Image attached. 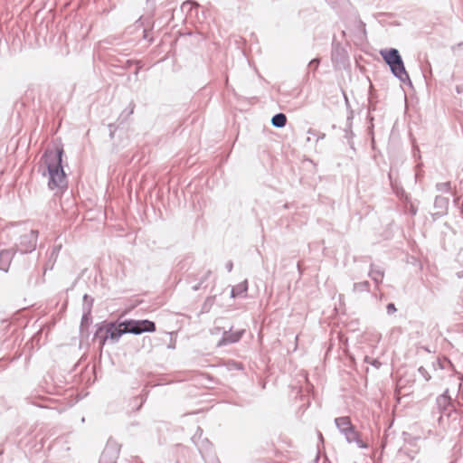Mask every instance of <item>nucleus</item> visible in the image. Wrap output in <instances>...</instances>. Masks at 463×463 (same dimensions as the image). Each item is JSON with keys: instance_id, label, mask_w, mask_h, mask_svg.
Here are the masks:
<instances>
[{"instance_id": "f257e3e1", "label": "nucleus", "mask_w": 463, "mask_h": 463, "mask_svg": "<svg viewBox=\"0 0 463 463\" xmlns=\"http://www.w3.org/2000/svg\"><path fill=\"white\" fill-rule=\"evenodd\" d=\"M63 149L46 150L41 158L39 172L43 176L48 175V186L51 190L66 186V175L61 165Z\"/></svg>"}, {"instance_id": "f03ea898", "label": "nucleus", "mask_w": 463, "mask_h": 463, "mask_svg": "<svg viewBox=\"0 0 463 463\" xmlns=\"http://www.w3.org/2000/svg\"><path fill=\"white\" fill-rule=\"evenodd\" d=\"M335 423L339 431L345 436L348 443L354 442L359 448L362 449L367 447V445L359 438V434L352 425L349 417L335 418Z\"/></svg>"}, {"instance_id": "7ed1b4c3", "label": "nucleus", "mask_w": 463, "mask_h": 463, "mask_svg": "<svg viewBox=\"0 0 463 463\" xmlns=\"http://www.w3.org/2000/svg\"><path fill=\"white\" fill-rule=\"evenodd\" d=\"M126 333L140 335L145 332L156 331V324L149 320H128L121 323Z\"/></svg>"}, {"instance_id": "20e7f679", "label": "nucleus", "mask_w": 463, "mask_h": 463, "mask_svg": "<svg viewBox=\"0 0 463 463\" xmlns=\"http://www.w3.org/2000/svg\"><path fill=\"white\" fill-rule=\"evenodd\" d=\"M38 232L30 230L20 237V241L15 245L16 250L22 254L32 252L36 248Z\"/></svg>"}, {"instance_id": "39448f33", "label": "nucleus", "mask_w": 463, "mask_h": 463, "mask_svg": "<svg viewBox=\"0 0 463 463\" xmlns=\"http://www.w3.org/2000/svg\"><path fill=\"white\" fill-rule=\"evenodd\" d=\"M120 451V445L109 439L103 449L99 463H116Z\"/></svg>"}, {"instance_id": "423d86ee", "label": "nucleus", "mask_w": 463, "mask_h": 463, "mask_svg": "<svg viewBox=\"0 0 463 463\" xmlns=\"http://www.w3.org/2000/svg\"><path fill=\"white\" fill-rule=\"evenodd\" d=\"M123 334H126V331L121 324L118 326H116L115 324L109 323L106 326L105 335L101 336L100 345H104L108 338L117 342Z\"/></svg>"}, {"instance_id": "0eeeda50", "label": "nucleus", "mask_w": 463, "mask_h": 463, "mask_svg": "<svg viewBox=\"0 0 463 463\" xmlns=\"http://www.w3.org/2000/svg\"><path fill=\"white\" fill-rule=\"evenodd\" d=\"M392 74L401 81L410 80L409 74L407 73L402 57L396 60L395 62L389 65Z\"/></svg>"}, {"instance_id": "6e6552de", "label": "nucleus", "mask_w": 463, "mask_h": 463, "mask_svg": "<svg viewBox=\"0 0 463 463\" xmlns=\"http://www.w3.org/2000/svg\"><path fill=\"white\" fill-rule=\"evenodd\" d=\"M243 334H244L243 329L236 331V332H224L222 339L218 343V345L222 346V345H227L230 344L236 343L241 338Z\"/></svg>"}, {"instance_id": "1a4fd4ad", "label": "nucleus", "mask_w": 463, "mask_h": 463, "mask_svg": "<svg viewBox=\"0 0 463 463\" xmlns=\"http://www.w3.org/2000/svg\"><path fill=\"white\" fill-rule=\"evenodd\" d=\"M380 53L388 65L395 62L396 60L401 58L398 50L394 48L389 50H383L381 51Z\"/></svg>"}, {"instance_id": "9d476101", "label": "nucleus", "mask_w": 463, "mask_h": 463, "mask_svg": "<svg viewBox=\"0 0 463 463\" xmlns=\"http://www.w3.org/2000/svg\"><path fill=\"white\" fill-rule=\"evenodd\" d=\"M449 390L447 389L441 395L437 398V405L441 411L449 410L451 404V398L449 396Z\"/></svg>"}, {"instance_id": "9b49d317", "label": "nucleus", "mask_w": 463, "mask_h": 463, "mask_svg": "<svg viewBox=\"0 0 463 463\" xmlns=\"http://www.w3.org/2000/svg\"><path fill=\"white\" fill-rule=\"evenodd\" d=\"M13 256L14 252L12 250H3L0 251V269L7 271Z\"/></svg>"}, {"instance_id": "f8f14e48", "label": "nucleus", "mask_w": 463, "mask_h": 463, "mask_svg": "<svg viewBox=\"0 0 463 463\" xmlns=\"http://www.w3.org/2000/svg\"><path fill=\"white\" fill-rule=\"evenodd\" d=\"M248 290V281L244 280L241 283L232 287L231 296L232 298L241 297L246 294Z\"/></svg>"}, {"instance_id": "ddd939ff", "label": "nucleus", "mask_w": 463, "mask_h": 463, "mask_svg": "<svg viewBox=\"0 0 463 463\" xmlns=\"http://www.w3.org/2000/svg\"><path fill=\"white\" fill-rule=\"evenodd\" d=\"M449 205V199L442 196H436L434 201L435 208L439 209L437 214H442L446 212Z\"/></svg>"}, {"instance_id": "4468645a", "label": "nucleus", "mask_w": 463, "mask_h": 463, "mask_svg": "<svg viewBox=\"0 0 463 463\" xmlns=\"http://www.w3.org/2000/svg\"><path fill=\"white\" fill-rule=\"evenodd\" d=\"M287 123V117L283 113H278L271 118V124L276 128H283Z\"/></svg>"}, {"instance_id": "2eb2a0df", "label": "nucleus", "mask_w": 463, "mask_h": 463, "mask_svg": "<svg viewBox=\"0 0 463 463\" xmlns=\"http://www.w3.org/2000/svg\"><path fill=\"white\" fill-rule=\"evenodd\" d=\"M369 276L371 277V279L376 283H380L382 282L383 279V271L378 268H375L373 267V265L371 266V269H370V272H369Z\"/></svg>"}, {"instance_id": "dca6fc26", "label": "nucleus", "mask_w": 463, "mask_h": 463, "mask_svg": "<svg viewBox=\"0 0 463 463\" xmlns=\"http://www.w3.org/2000/svg\"><path fill=\"white\" fill-rule=\"evenodd\" d=\"M369 282L368 281H363L358 283H354L353 285V291L354 292H364L369 290Z\"/></svg>"}, {"instance_id": "f3484780", "label": "nucleus", "mask_w": 463, "mask_h": 463, "mask_svg": "<svg viewBox=\"0 0 463 463\" xmlns=\"http://www.w3.org/2000/svg\"><path fill=\"white\" fill-rule=\"evenodd\" d=\"M198 4L194 1H185L182 4L181 9L184 12H190L194 7H197Z\"/></svg>"}, {"instance_id": "a211bd4d", "label": "nucleus", "mask_w": 463, "mask_h": 463, "mask_svg": "<svg viewBox=\"0 0 463 463\" xmlns=\"http://www.w3.org/2000/svg\"><path fill=\"white\" fill-rule=\"evenodd\" d=\"M436 188L439 192L448 193L451 189L450 182L439 183L436 185Z\"/></svg>"}, {"instance_id": "6ab92c4d", "label": "nucleus", "mask_w": 463, "mask_h": 463, "mask_svg": "<svg viewBox=\"0 0 463 463\" xmlns=\"http://www.w3.org/2000/svg\"><path fill=\"white\" fill-rule=\"evenodd\" d=\"M418 373L424 378L426 382H429L431 379L430 374L423 366L419 367Z\"/></svg>"}, {"instance_id": "aec40b11", "label": "nucleus", "mask_w": 463, "mask_h": 463, "mask_svg": "<svg viewBox=\"0 0 463 463\" xmlns=\"http://www.w3.org/2000/svg\"><path fill=\"white\" fill-rule=\"evenodd\" d=\"M386 309H387V313L389 315H392L393 314L394 312H396V307H395V305L393 303H389L386 307Z\"/></svg>"}, {"instance_id": "412c9836", "label": "nucleus", "mask_w": 463, "mask_h": 463, "mask_svg": "<svg viewBox=\"0 0 463 463\" xmlns=\"http://www.w3.org/2000/svg\"><path fill=\"white\" fill-rule=\"evenodd\" d=\"M318 64H319V59H313L312 61H309L308 67L316 70L317 68Z\"/></svg>"}, {"instance_id": "4be33fe9", "label": "nucleus", "mask_w": 463, "mask_h": 463, "mask_svg": "<svg viewBox=\"0 0 463 463\" xmlns=\"http://www.w3.org/2000/svg\"><path fill=\"white\" fill-rule=\"evenodd\" d=\"M232 268H233V264L232 261H228L226 263V269L228 272H231L232 270Z\"/></svg>"}, {"instance_id": "5701e85b", "label": "nucleus", "mask_w": 463, "mask_h": 463, "mask_svg": "<svg viewBox=\"0 0 463 463\" xmlns=\"http://www.w3.org/2000/svg\"><path fill=\"white\" fill-rule=\"evenodd\" d=\"M104 328L102 326L99 327L98 330L95 333V338L99 337V334L103 332Z\"/></svg>"}, {"instance_id": "b1692460", "label": "nucleus", "mask_w": 463, "mask_h": 463, "mask_svg": "<svg viewBox=\"0 0 463 463\" xmlns=\"http://www.w3.org/2000/svg\"><path fill=\"white\" fill-rule=\"evenodd\" d=\"M83 299H84V302L90 301V304L92 303V298H90L87 294L84 295Z\"/></svg>"}, {"instance_id": "393cba45", "label": "nucleus", "mask_w": 463, "mask_h": 463, "mask_svg": "<svg viewBox=\"0 0 463 463\" xmlns=\"http://www.w3.org/2000/svg\"><path fill=\"white\" fill-rule=\"evenodd\" d=\"M59 249H60V247H59V248H57V249H56V248H54V249L52 250V255L56 254V252L59 250Z\"/></svg>"}, {"instance_id": "a878e982", "label": "nucleus", "mask_w": 463, "mask_h": 463, "mask_svg": "<svg viewBox=\"0 0 463 463\" xmlns=\"http://www.w3.org/2000/svg\"><path fill=\"white\" fill-rule=\"evenodd\" d=\"M87 320H88V317H87V315L85 314V315H83V317H82V323H83L84 321H87Z\"/></svg>"}, {"instance_id": "bb28decb", "label": "nucleus", "mask_w": 463, "mask_h": 463, "mask_svg": "<svg viewBox=\"0 0 463 463\" xmlns=\"http://www.w3.org/2000/svg\"><path fill=\"white\" fill-rule=\"evenodd\" d=\"M359 24L361 27H363L364 29L365 24L362 21H359Z\"/></svg>"}, {"instance_id": "cd10ccee", "label": "nucleus", "mask_w": 463, "mask_h": 463, "mask_svg": "<svg viewBox=\"0 0 463 463\" xmlns=\"http://www.w3.org/2000/svg\"><path fill=\"white\" fill-rule=\"evenodd\" d=\"M198 288H199V286H194V287L193 288V289H194V290H197Z\"/></svg>"}, {"instance_id": "c85d7f7f", "label": "nucleus", "mask_w": 463, "mask_h": 463, "mask_svg": "<svg viewBox=\"0 0 463 463\" xmlns=\"http://www.w3.org/2000/svg\"><path fill=\"white\" fill-rule=\"evenodd\" d=\"M457 90H458V93L461 91V90H460V88L458 86L457 87Z\"/></svg>"}]
</instances>
